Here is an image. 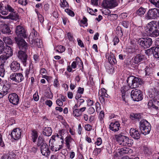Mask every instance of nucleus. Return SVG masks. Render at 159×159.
I'll return each instance as SVG.
<instances>
[{"label":"nucleus","mask_w":159,"mask_h":159,"mask_svg":"<svg viewBox=\"0 0 159 159\" xmlns=\"http://www.w3.org/2000/svg\"><path fill=\"white\" fill-rule=\"evenodd\" d=\"M145 31L152 37H157L159 35V31L157 29V25L154 21L148 23L144 27Z\"/></svg>","instance_id":"obj_1"},{"label":"nucleus","mask_w":159,"mask_h":159,"mask_svg":"<svg viewBox=\"0 0 159 159\" xmlns=\"http://www.w3.org/2000/svg\"><path fill=\"white\" fill-rule=\"evenodd\" d=\"M115 137L116 140L120 145L129 147L133 143L131 140L125 136L124 133H121L116 135Z\"/></svg>","instance_id":"obj_2"},{"label":"nucleus","mask_w":159,"mask_h":159,"mask_svg":"<svg viewBox=\"0 0 159 159\" xmlns=\"http://www.w3.org/2000/svg\"><path fill=\"white\" fill-rule=\"evenodd\" d=\"M127 82L131 89H135L142 83L141 79L134 76H130L127 78Z\"/></svg>","instance_id":"obj_3"},{"label":"nucleus","mask_w":159,"mask_h":159,"mask_svg":"<svg viewBox=\"0 0 159 159\" xmlns=\"http://www.w3.org/2000/svg\"><path fill=\"white\" fill-rule=\"evenodd\" d=\"M139 128L142 133L146 135L149 133L151 129V126L146 120H143L140 122Z\"/></svg>","instance_id":"obj_4"},{"label":"nucleus","mask_w":159,"mask_h":159,"mask_svg":"<svg viewBox=\"0 0 159 159\" xmlns=\"http://www.w3.org/2000/svg\"><path fill=\"white\" fill-rule=\"evenodd\" d=\"M159 17V10L154 8L150 9L145 15L146 20L155 19Z\"/></svg>","instance_id":"obj_5"},{"label":"nucleus","mask_w":159,"mask_h":159,"mask_svg":"<svg viewBox=\"0 0 159 159\" xmlns=\"http://www.w3.org/2000/svg\"><path fill=\"white\" fill-rule=\"evenodd\" d=\"M137 42L138 44L144 48L150 47L152 43V39L149 37L140 38Z\"/></svg>","instance_id":"obj_6"},{"label":"nucleus","mask_w":159,"mask_h":159,"mask_svg":"<svg viewBox=\"0 0 159 159\" xmlns=\"http://www.w3.org/2000/svg\"><path fill=\"white\" fill-rule=\"evenodd\" d=\"M131 98L134 101H139L143 99L142 92L140 90L134 89L133 90L131 93Z\"/></svg>","instance_id":"obj_7"},{"label":"nucleus","mask_w":159,"mask_h":159,"mask_svg":"<svg viewBox=\"0 0 159 159\" xmlns=\"http://www.w3.org/2000/svg\"><path fill=\"white\" fill-rule=\"evenodd\" d=\"M15 11L14 8L9 5L7 4L4 6L3 4H0V12L3 15H6L8 12H11Z\"/></svg>","instance_id":"obj_8"},{"label":"nucleus","mask_w":159,"mask_h":159,"mask_svg":"<svg viewBox=\"0 0 159 159\" xmlns=\"http://www.w3.org/2000/svg\"><path fill=\"white\" fill-rule=\"evenodd\" d=\"M117 5V0H104L102 3L103 7L105 8H113Z\"/></svg>","instance_id":"obj_9"},{"label":"nucleus","mask_w":159,"mask_h":159,"mask_svg":"<svg viewBox=\"0 0 159 159\" xmlns=\"http://www.w3.org/2000/svg\"><path fill=\"white\" fill-rule=\"evenodd\" d=\"M10 86V84H0V98H2L7 94Z\"/></svg>","instance_id":"obj_10"},{"label":"nucleus","mask_w":159,"mask_h":159,"mask_svg":"<svg viewBox=\"0 0 159 159\" xmlns=\"http://www.w3.org/2000/svg\"><path fill=\"white\" fill-rule=\"evenodd\" d=\"M15 32L16 34L18 37L24 38L27 37L26 30L22 26L20 25L17 26Z\"/></svg>","instance_id":"obj_11"},{"label":"nucleus","mask_w":159,"mask_h":159,"mask_svg":"<svg viewBox=\"0 0 159 159\" xmlns=\"http://www.w3.org/2000/svg\"><path fill=\"white\" fill-rule=\"evenodd\" d=\"M15 39L20 49L21 50L26 51L28 49L27 43L24 39H20L17 37H15Z\"/></svg>","instance_id":"obj_12"},{"label":"nucleus","mask_w":159,"mask_h":159,"mask_svg":"<svg viewBox=\"0 0 159 159\" xmlns=\"http://www.w3.org/2000/svg\"><path fill=\"white\" fill-rule=\"evenodd\" d=\"M9 79L16 82L19 83L23 81L24 77L23 75L20 73H14L10 75Z\"/></svg>","instance_id":"obj_13"},{"label":"nucleus","mask_w":159,"mask_h":159,"mask_svg":"<svg viewBox=\"0 0 159 159\" xmlns=\"http://www.w3.org/2000/svg\"><path fill=\"white\" fill-rule=\"evenodd\" d=\"M21 129L19 128H15L11 132L10 135L14 139H18L21 137Z\"/></svg>","instance_id":"obj_14"},{"label":"nucleus","mask_w":159,"mask_h":159,"mask_svg":"<svg viewBox=\"0 0 159 159\" xmlns=\"http://www.w3.org/2000/svg\"><path fill=\"white\" fill-rule=\"evenodd\" d=\"M149 95V97L154 101V103L157 104V106H159V92L154 90Z\"/></svg>","instance_id":"obj_15"},{"label":"nucleus","mask_w":159,"mask_h":159,"mask_svg":"<svg viewBox=\"0 0 159 159\" xmlns=\"http://www.w3.org/2000/svg\"><path fill=\"white\" fill-rule=\"evenodd\" d=\"M8 98L10 102L13 105H17L19 101L18 95L16 93H13L9 94Z\"/></svg>","instance_id":"obj_16"},{"label":"nucleus","mask_w":159,"mask_h":159,"mask_svg":"<svg viewBox=\"0 0 159 159\" xmlns=\"http://www.w3.org/2000/svg\"><path fill=\"white\" fill-rule=\"evenodd\" d=\"M25 51L20 50L18 52L17 56L18 58L20 59L22 62L23 65L25 66L26 65V63L27 59V55L25 52Z\"/></svg>","instance_id":"obj_17"},{"label":"nucleus","mask_w":159,"mask_h":159,"mask_svg":"<svg viewBox=\"0 0 159 159\" xmlns=\"http://www.w3.org/2000/svg\"><path fill=\"white\" fill-rule=\"evenodd\" d=\"M40 151L42 155L45 157H48L50 154V151L48 145L43 143L40 147Z\"/></svg>","instance_id":"obj_18"},{"label":"nucleus","mask_w":159,"mask_h":159,"mask_svg":"<svg viewBox=\"0 0 159 159\" xmlns=\"http://www.w3.org/2000/svg\"><path fill=\"white\" fill-rule=\"evenodd\" d=\"M98 95L101 102L102 103H105L104 97L107 98L108 96L107 93V90L104 88L101 89L99 91Z\"/></svg>","instance_id":"obj_19"},{"label":"nucleus","mask_w":159,"mask_h":159,"mask_svg":"<svg viewBox=\"0 0 159 159\" xmlns=\"http://www.w3.org/2000/svg\"><path fill=\"white\" fill-rule=\"evenodd\" d=\"M130 136L135 139H138L140 138V133L134 128H131L130 129Z\"/></svg>","instance_id":"obj_20"},{"label":"nucleus","mask_w":159,"mask_h":159,"mask_svg":"<svg viewBox=\"0 0 159 159\" xmlns=\"http://www.w3.org/2000/svg\"><path fill=\"white\" fill-rule=\"evenodd\" d=\"M57 135H52L51 138V139L49 141V146H51V149L52 151H57L59 150L62 147L61 145H59V147L56 148L55 150V148H54V147L52 145L51 146V144H53L54 141L55 140V138H57Z\"/></svg>","instance_id":"obj_21"},{"label":"nucleus","mask_w":159,"mask_h":159,"mask_svg":"<svg viewBox=\"0 0 159 159\" xmlns=\"http://www.w3.org/2000/svg\"><path fill=\"white\" fill-rule=\"evenodd\" d=\"M0 31L4 34H10L11 31L9 26L7 24H2L0 26Z\"/></svg>","instance_id":"obj_22"},{"label":"nucleus","mask_w":159,"mask_h":159,"mask_svg":"<svg viewBox=\"0 0 159 159\" xmlns=\"http://www.w3.org/2000/svg\"><path fill=\"white\" fill-rule=\"evenodd\" d=\"M77 65H78L80 67H82L83 68V62L80 58L78 57H76L75 61H74L72 62L71 65V67L72 68L75 69L76 68Z\"/></svg>","instance_id":"obj_23"},{"label":"nucleus","mask_w":159,"mask_h":159,"mask_svg":"<svg viewBox=\"0 0 159 159\" xmlns=\"http://www.w3.org/2000/svg\"><path fill=\"white\" fill-rule=\"evenodd\" d=\"M11 70L14 72L18 70L20 68V65L19 63L16 61H13L10 65Z\"/></svg>","instance_id":"obj_24"},{"label":"nucleus","mask_w":159,"mask_h":159,"mask_svg":"<svg viewBox=\"0 0 159 159\" xmlns=\"http://www.w3.org/2000/svg\"><path fill=\"white\" fill-rule=\"evenodd\" d=\"M120 124L119 123L116 121L115 123H111L109 126V128L110 130L116 132L118 131L119 129Z\"/></svg>","instance_id":"obj_25"},{"label":"nucleus","mask_w":159,"mask_h":159,"mask_svg":"<svg viewBox=\"0 0 159 159\" xmlns=\"http://www.w3.org/2000/svg\"><path fill=\"white\" fill-rule=\"evenodd\" d=\"M30 43L32 44V46L37 47L38 48H40L42 45V41L39 39H33Z\"/></svg>","instance_id":"obj_26"},{"label":"nucleus","mask_w":159,"mask_h":159,"mask_svg":"<svg viewBox=\"0 0 159 159\" xmlns=\"http://www.w3.org/2000/svg\"><path fill=\"white\" fill-rule=\"evenodd\" d=\"M16 155L12 152H9L4 154L1 157V159H15Z\"/></svg>","instance_id":"obj_27"},{"label":"nucleus","mask_w":159,"mask_h":159,"mask_svg":"<svg viewBox=\"0 0 159 159\" xmlns=\"http://www.w3.org/2000/svg\"><path fill=\"white\" fill-rule=\"evenodd\" d=\"M132 152V150L131 149L127 147H124L120 149H118V152L120 154L122 155L125 154L130 153Z\"/></svg>","instance_id":"obj_28"},{"label":"nucleus","mask_w":159,"mask_h":159,"mask_svg":"<svg viewBox=\"0 0 159 159\" xmlns=\"http://www.w3.org/2000/svg\"><path fill=\"white\" fill-rule=\"evenodd\" d=\"M11 12L8 15L9 19L16 21L19 20V16L17 13L14 11Z\"/></svg>","instance_id":"obj_29"},{"label":"nucleus","mask_w":159,"mask_h":159,"mask_svg":"<svg viewBox=\"0 0 159 159\" xmlns=\"http://www.w3.org/2000/svg\"><path fill=\"white\" fill-rule=\"evenodd\" d=\"M52 132V130L50 127H45L43 130V134L47 136L51 135Z\"/></svg>","instance_id":"obj_30"},{"label":"nucleus","mask_w":159,"mask_h":159,"mask_svg":"<svg viewBox=\"0 0 159 159\" xmlns=\"http://www.w3.org/2000/svg\"><path fill=\"white\" fill-rule=\"evenodd\" d=\"M4 52L5 54L8 55L10 57L13 55L12 50L11 48L9 46H6Z\"/></svg>","instance_id":"obj_31"},{"label":"nucleus","mask_w":159,"mask_h":159,"mask_svg":"<svg viewBox=\"0 0 159 159\" xmlns=\"http://www.w3.org/2000/svg\"><path fill=\"white\" fill-rule=\"evenodd\" d=\"M143 59V56L141 54L137 55L134 59V62L135 64H138L142 61Z\"/></svg>","instance_id":"obj_32"},{"label":"nucleus","mask_w":159,"mask_h":159,"mask_svg":"<svg viewBox=\"0 0 159 159\" xmlns=\"http://www.w3.org/2000/svg\"><path fill=\"white\" fill-rule=\"evenodd\" d=\"M148 107L149 108H153L156 110H158L159 109V106H157V104H155L154 103V101L151 100L148 102Z\"/></svg>","instance_id":"obj_33"},{"label":"nucleus","mask_w":159,"mask_h":159,"mask_svg":"<svg viewBox=\"0 0 159 159\" xmlns=\"http://www.w3.org/2000/svg\"><path fill=\"white\" fill-rule=\"evenodd\" d=\"M146 11L145 8L142 7H140L136 11V14L137 15L142 17L144 15Z\"/></svg>","instance_id":"obj_34"},{"label":"nucleus","mask_w":159,"mask_h":159,"mask_svg":"<svg viewBox=\"0 0 159 159\" xmlns=\"http://www.w3.org/2000/svg\"><path fill=\"white\" fill-rule=\"evenodd\" d=\"M38 137L37 132L35 130H33L31 133V138L32 141L34 142L36 141Z\"/></svg>","instance_id":"obj_35"},{"label":"nucleus","mask_w":159,"mask_h":159,"mask_svg":"<svg viewBox=\"0 0 159 159\" xmlns=\"http://www.w3.org/2000/svg\"><path fill=\"white\" fill-rule=\"evenodd\" d=\"M154 50L153 51V54L154 57L156 58H159V47H156L153 48Z\"/></svg>","instance_id":"obj_36"},{"label":"nucleus","mask_w":159,"mask_h":159,"mask_svg":"<svg viewBox=\"0 0 159 159\" xmlns=\"http://www.w3.org/2000/svg\"><path fill=\"white\" fill-rule=\"evenodd\" d=\"M72 140V139L70 136H67L65 139V141L66 142V147L68 149H70V143Z\"/></svg>","instance_id":"obj_37"},{"label":"nucleus","mask_w":159,"mask_h":159,"mask_svg":"<svg viewBox=\"0 0 159 159\" xmlns=\"http://www.w3.org/2000/svg\"><path fill=\"white\" fill-rule=\"evenodd\" d=\"M8 55L4 54L3 55H1L0 57V61L2 63H4L6 61L9 57Z\"/></svg>","instance_id":"obj_38"},{"label":"nucleus","mask_w":159,"mask_h":159,"mask_svg":"<svg viewBox=\"0 0 159 159\" xmlns=\"http://www.w3.org/2000/svg\"><path fill=\"white\" fill-rule=\"evenodd\" d=\"M44 140L43 139L42 136L40 135L38 138V141L37 142V145L38 146H41L43 143H44Z\"/></svg>","instance_id":"obj_39"},{"label":"nucleus","mask_w":159,"mask_h":159,"mask_svg":"<svg viewBox=\"0 0 159 159\" xmlns=\"http://www.w3.org/2000/svg\"><path fill=\"white\" fill-rule=\"evenodd\" d=\"M2 40L6 44H11L12 43V40L8 37H3Z\"/></svg>","instance_id":"obj_40"},{"label":"nucleus","mask_w":159,"mask_h":159,"mask_svg":"<svg viewBox=\"0 0 159 159\" xmlns=\"http://www.w3.org/2000/svg\"><path fill=\"white\" fill-rule=\"evenodd\" d=\"M72 114L74 116L79 117L82 115L80 112L79 109H74L73 110Z\"/></svg>","instance_id":"obj_41"},{"label":"nucleus","mask_w":159,"mask_h":159,"mask_svg":"<svg viewBox=\"0 0 159 159\" xmlns=\"http://www.w3.org/2000/svg\"><path fill=\"white\" fill-rule=\"evenodd\" d=\"M127 89H126V87L125 86L123 87L121 89V92L122 93V97L123 100L126 102V101L125 98V94Z\"/></svg>","instance_id":"obj_42"},{"label":"nucleus","mask_w":159,"mask_h":159,"mask_svg":"<svg viewBox=\"0 0 159 159\" xmlns=\"http://www.w3.org/2000/svg\"><path fill=\"white\" fill-rule=\"evenodd\" d=\"M60 1L61 2L60 6L62 8H64L68 7V4L66 0H60Z\"/></svg>","instance_id":"obj_43"},{"label":"nucleus","mask_w":159,"mask_h":159,"mask_svg":"<svg viewBox=\"0 0 159 159\" xmlns=\"http://www.w3.org/2000/svg\"><path fill=\"white\" fill-rule=\"evenodd\" d=\"M65 47L63 46L60 45L56 48V51L62 53L65 51Z\"/></svg>","instance_id":"obj_44"},{"label":"nucleus","mask_w":159,"mask_h":159,"mask_svg":"<svg viewBox=\"0 0 159 159\" xmlns=\"http://www.w3.org/2000/svg\"><path fill=\"white\" fill-rule=\"evenodd\" d=\"M4 44L3 41L0 39V54L2 53L5 50Z\"/></svg>","instance_id":"obj_45"},{"label":"nucleus","mask_w":159,"mask_h":159,"mask_svg":"<svg viewBox=\"0 0 159 159\" xmlns=\"http://www.w3.org/2000/svg\"><path fill=\"white\" fill-rule=\"evenodd\" d=\"M5 70L4 68V66L2 64L0 65V76L3 77L4 75Z\"/></svg>","instance_id":"obj_46"},{"label":"nucleus","mask_w":159,"mask_h":159,"mask_svg":"<svg viewBox=\"0 0 159 159\" xmlns=\"http://www.w3.org/2000/svg\"><path fill=\"white\" fill-rule=\"evenodd\" d=\"M150 1L156 7L159 8V0H150Z\"/></svg>","instance_id":"obj_47"},{"label":"nucleus","mask_w":159,"mask_h":159,"mask_svg":"<svg viewBox=\"0 0 159 159\" xmlns=\"http://www.w3.org/2000/svg\"><path fill=\"white\" fill-rule=\"evenodd\" d=\"M32 66L31 64L30 65L29 68L27 69L25 71V77L28 78L29 77V74L30 72V69L32 68Z\"/></svg>","instance_id":"obj_48"},{"label":"nucleus","mask_w":159,"mask_h":159,"mask_svg":"<svg viewBox=\"0 0 159 159\" xmlns=\"http://www.w3.org/2000/svg\"><path fill=\"white\" fill-rule=\"evenodd\" d=\"M65 11L69 15H70L71 16H74L75 15L74 12L68 9H65Z\"/></svg>","instance_id":"obj_49"},{"label":"nucleus","mask_w":159,"mask_h":159,"mask_svg":"<svg viewBox=\"0 0 159 159\" xmlns=\"http://www.w3.org/2000/svg\"><path fill=\"white\" fill-rule=\"evenodd\" d=\"M121 24L125 28H128L130 24L129 21H122Z\"/></svg>","instance_id":"obj_50"},{"label":"nucleus","mask_w":159,"mask_h":159,"mask_svg":"<svg viewBox=\"0 0 159 159\" xmlns=\"http://www.w3.org/2000/svg\"><path fill=\"white\" fill-rule=\"evenodd\" d=\"M108 60L109 62L112 64H115L116 63V61L115 57L111 58H108Z\"/></svg>","instance_id":"obj_51"},{"label":"nucleus","mask_w":159,"mask_h":159,"mask_svg":"<svg viewBox=\"0 0 159 159\" xmlns=\"http://www.w3.org/2000/svg\"><path fill=\"white\" fill-rule=\"evenodd\" d=\"M33 58L35 63L38 62L39 61V58L38 54H35L33 56Z\"/></svg>","instance_id":"obj_52"},{"label":"nucleus","mask_w":159,"mask_h":159,"mask_svg":"<svg viewBox=\"0 0 159 159\" xmlns=\"http://www.w3.org/2000/svg\"><path fill=\"white\" fill-rule=\"evenodd\" d=\"M45 96L49 98H52L53 97V94L51 92H47L45 94Z\"/></svg>","instance_id":"obj_53"},{"label":"nucleus","mask_w":159,"mask_h":159,"mask_svg":"<svg viewBox=\"0 0 159 159\" xmlns=\"http://www.w3.org/2000/svg\"><path fill=\"white\" fill-rule=\"evenodd\" d=\"M53 85L56 88L58 87L59 86L60 84L57 79H54Z\"/></svg>","instance_id":"obj_54"},{"label":"nucleus","mask_w":159,"mask_h":159,"mask_svg":"<svg viewBox=\"0 0 159 159\" xmlns=\"http://www.w3.org/2000/svg\"><path fill=\"white\" fill-rule=\"evenodd\" d=\"M36 13L38 15V19L39 22L41 23H42L44 20L43 17L39 13H38L37 12H36Z\"/></svg>","instance_id":"obj_55"},{"label":"nucleus","mask_w":159,"mask_h":159,"mask_svg":"<svg viewBox=\"0 0 159 159\" xmlns=\"http://www.w3.org/2000/svg\"><path fill=\"white\" fill-rule=\"evenodd\" d=\"M33 98L34 100L35 101H37L39 99V96L37 92H36L33 96Z\"/></svg>","instance_id":"obj_56"},{"label":"nucleus","mask_w":159,"mask_h":159,"mask_svg":"<svg viewBox=\"0 0 159 159\" xmlns=\"http://www.w3.org/2000/svg\"><path fill=\"white\" fill-rule=\"evenodd\" d=\"M102 143V140L101 138H98L97 139V141L95 143V144L98 145V146H99Z\"/></svg>","instance_id":"obj_57"},{"label":"nucleus","mask_w":159,"mask_h":159,"mask_svg":"<svg viewBox=\"0 0 159 159\" xmlns=\"http://www.w3.org/2000/svg\"><path fill=\"white\" fill-rule=\"evenodd\" d=\"M56 135H57V138L58 140L59 139L60 142L61 143L63 144L64 142L63 136H60V135H59V134H57Z\"/></svg>","instance_id":"obj_58"},{"label":"nucleus","mask_w":159,"mask_h":159,"mask_svg":"<svg viewBox=\"0 0 159 159\" xmlns=\"http://www.w3.org/2000/svg\"><path fill=\"white\" fill-rule=\"evenodd\" d=\"M18 2L20 4L25 6L27 4L26 0H19Z\"/></svg>","instance_id":"obj_59"},{"label":"nucleus","mask_w":159,"mask_h":159,"mask_svg":"<svg viewBox=\"0 0 159 159\" xmlns=\"http://www.w3.org/2000/svg\"><path fill=\"white\" fill-rule=\"evenodd\" d=\"M95 109L93 107H89L88 110V112L90 114H93L95 112Z\"/></svg>","instance_id":"obj_60"},{"label":"nucleus","mask_w":159,"mask_h":159,"mask_svg":"<svg viewBox=\"0 0 159 159\" xmlns=\"http://www.w3.org/2000/svg\"><path fill=\"white\" fill-rule=\"evenodd\" d=\"M85 129L87 131H90L92 129V126L89 124H87L85 126Z\"/></svg>","instance_id":"obj_61"},{"label":"nucleus","mask_w":159,"mask_h":159,"mask_svg":"<svg viewBox=\"0 0 159 159\" xmlns=\"http://www.w3.org/2000/svg\"><path fill=\"white\" fill-rule=\"evenodd\" d=\"M31 35H32L33 37V39H36V38L37 36V32L35 31L34 30L32 32L31 34H30V36H31Z\"/></svg>","instance_id":"obj_62"},{"label":"nucleus","mask_w":159,"mask_h":159,"mask_svg":"<svg viewBox=\"0 0 159 159\" xmlns=\"http://www.w3.org/2000/svg\"><path fill=\"white\" fill-rule=\"evenodd\" d=\"M113 41L114 42V45H116L119 42V40L118 37H115L113 39Z\"/></svg>","instance_id":"obj_63"},{"label":"nucleus","mask_w":159,"mask_h":159,"mask_svg":"<svg viewBox=\"0 0 159 159\" xmlns=\"http://www.w3.org/2000/svg\"><path fill=\"white\" fill-rule=\"evenodd\" d=\"M77 40L78 43V44L79 46H80L81 47H84V44L82 41L81 40L78 39Z\"/></svg>","instance_id":"obj_64"}]
</instances>
